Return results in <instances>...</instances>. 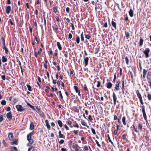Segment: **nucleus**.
<instances>
[{"label": "nucleus", "mask_w": 151, "mask_h": 151, "mask_svg": "<svg viewBox=\"0 0 151 151\" xmlns=\"http://www.w3.org/2000/svg\"><path fill=\"white\" fill-rule=\"evenodd\" d=\"M57 45L58 47V49L60 50H62V47L60 43L59 42H58L57 43Z\"/></svg>", "instance_id": "nucleus-15"}, {"label": "nucleus", "mask_w": 151, "mask_h": 151, "mask_svg": "<svg viewBox=\"0 0 151 151\" xmlns=\"http://www.w3.org/2000/svg\"><path fill=\"white\" fill-rule=\"evenodd\" d=\"M7 60V59L4 56H3L2 57V62L3 63H5L6 62Z\"/></svg>", "instance_id": "nucleus-24"}, {"label": "nucleus", "mask_w": 151, "mask_h": 151, "mask_svg": "<svg viewBox=\"0 0 151 151\" xmlns=\"http://www.w3.org/2000/svg\"><path fill=\"white\" fill-rule=\"evenodd\" d=\"M150 49L148 48H147L144 51V53L145 55V57L147 58L149 57L148 54L150 52Z\"/></svg>", "instance_id": "nucleus-4"}, {"label": "nucleus", "mask_w": 151, "mask_h": 151, "mask_svg": "<svg viewBox=\"0 0 151 151\" xmlns=\"http://www.w3.org/2000/svg\"><path fill=\"white\" fill-rule=\"evenodd\" d=\"M95 142H96V144L97 145V146L99 147H101V145L99 144V142L97 140H95Z\"/></svg>", "instance_id": "nucleus-46"}, {"label": "nucleus", "mask_w": 151, "mask_h": 151, "mask_svg": "<svg viewBox=\"0 0 151 151\" xmlns=\"http://www.w3.org/2000/svg\"><path fill=\"white\" fill-rule=\"evenodd\" d=\"M61 150L62 151H67V149L66 148H61Z\"/></svg>", "instance_id": "nucleus-64"}, {"label": "nucleus", "mask_w": 151, "mask_h": 151, "mask_svg": "<svg viewBox=\"0 0 151 151\" xmlns=\"http://www.w3.org/2000/svg\"><path fill=\"white\" fill-rule=\"evenodd\" d=\"M58 123L60 127H61L63 126V124L62 122L60 120H58Z\"/></svg>", "instance_id": "nucleus-20"}, {"label": "nucleus", "mask_w": 151, "mask_h": 151, "mask_svg": "<svg viewBox=\"0 0 151 151\" xmlns=\"http://www.w3.org/2000/svg\"><path fill=\"white\" fill-rule=\"evenodd\" d=\"M73 88L76 93H78V91H79V90H78V87L76 86H74Z\"/></svg>", "instance_id": "nucleus-29"}, {"label": "nucleus", "mask_w": 151, "mask_h": 151, "mask_svg": "<svg viewBox=\"0 0 151 151\" xmlns=\"http://www.w3.org/2000/svg\"><path fill=\"white\" fill-rule=\"evenodd\" d=\"M107 27V22H105L104 23L103 27Z\"/></svg>", "instance_id": "nucleus-61"}, {"label": "nucleus", "mask_w": 151, "mask_h": 151, "mask_svg": "<svg viewBox=\"0 0 151 151\" xmlns=\"http://www.w3.org/2000/svg\"><path fill=\"white\" fill-rule=\"evenodd\" d=\"M91 131H92V133L94 134H96V133L95 129L93 128H91Z\"/></svg>", "instance_id": "nucleus-43"}, {"label": "nucleus", "mask_w": 151, "mask_h": 151, "mask_svg": "<svg viewBox=\"0 0 151 151\" xmlns=\"http://www.w3.org/2000/svg\"><path fill=\"white\" fill-rule=\"evenodd\" d=\"M59 93L60 94V95L61 98H63V96L62 95V94L61 91H59Z\"/></svg>", "instance_id": "nucleus-56"}, {"label": "nucleus", "mask_w": 151, "mask_h": 151, "mask_svg": "<svg viewBox=\"0 0 151 151\" xmlns=\"http://www.w3.org/2000/svg\"><path fill=\"white\" fill-rule=\"evenodd\" d=\"M118 119L117 118V116H116V115H114V120H116L117 119Z\"/></svg>", "instance_id": "nucleus-59"}, {"label": "nucleus", "mask_w": 151, "mask_h": 151, "mask_svg": "<svg viewBox=\"0 0 151 151\" xmlns=\"http://www.w3.org/2000/svg\"><path fill=\"white\" fill-rule=\"evenodd\" d=\"M112 25L116 29V23L113 21V20L111 22Z\"/></svg>", "instance_id": "nucleus-22"}, {"label": "nucleus", "mask_w": 151, "mask_h": 151, "mask_svg": "<svg viewBox=\"0 0 151 151\" xmlns=\"http://www.w3.org/2000/svg\"><path fill=\"white\" fill-rule=\"evenodd\" d=\"M123 80L122 81V88L123 89L124 88V79H123Z\"/></svg>", "instance_id": "nucleus-44"}, {"label": "nucleus", "mask_w": 151, "mask_h": 151, "mask_svg": "<svg viewBox=\"0 0 151 151\" xmlns=\"http://www.w3.org/2000/svg\"><path fill=\"white\" fill-rule=\"evenodd\" d=\"M76 41L77 44H78L80 43V37H79L77 36L76 37Z\"/></svg>", "instance_id": "nucleus-21"}, {"label": "nucleus", "mask_w": 151, "mask_h": 151, "mask_svg": "<svg viewBox=\"0 0 151 151\" xmlns=\"http://www.w3.org/2000/svg\"><path fill=\"white\" fill-rule=\"evenodd\" d=\"M29 142V143H28L27 145L28 146H30L33 143L34 141L32 139H30L28 141Z\"/></svg>", "instance_id": "nucleus-13"}, {"label": "nucleus", "mask_w": 151, "mask_h": 151, "mask_svg": "<svg viewBox=\"0 0 151 151\" xmlns=\"http://www.w3.org/2000/svg\"><path fill=\"white\" fill-rule=\"evenodd\" d=\"M97 84L96 85V87L97 88H99L100 86V84H101L100 83V82L98 81L97 82Z\"/></svg>", "instance_id": "nucleus-42"}, {"label": "nucleus", "mask_w": 151, "mask_h": 151, "mask_svg": "<svg viewBox=\"0 0 151 151\" xmlns=\"http://www.w3.org/2000/svg\"><path fill=\"white\" fill-rule=\"evenodd\" d=\"M142 111L143 113V116L144 119L147 121V120L146 114L145 110V107L144 106H142Z\"/></svg>", "instance_id": "nucleus-2"}, {"label": "nucleus", "mask_w": 151, "mask_h": 151, "mask_svg": "<svg viewBox=\"0 0 151 151\" xmlns=\"http://www.w3.org/2000/svg\"><path fill=\"white\" fill-rule=\"evenodd\" d=\"M142 128V123H139L138 124V128L141 131Z\"/></svg>", "instance_id": "nucleus-18"}, {"label": "nucleus", "mask_w": 151, "mask_h": 151, "mask_svg": "<svg viewBox=\"0 0 151 151\" xmlns=\"http://www.w3.org/2000/svg\"><path fill=\"white\" fill-rule=\"evenodd\" d=\"M81 124L82 125L84 126H85L86 125V124L85 123L84 121H82L81 122Z\"/></svg>", "instance_id": "nucleus-52"}, {"label": "nucleus", "mask_w": 151, "mask_h": 151, "mask_svg": "<svg viewBox=\"0 0 151 151\" xmlns=\"http://www.w3.org/2000/svg\"><path fill=\"white\" fill-rule=\"evenodd\" d=\"M73 147L74 149L76 151H78V149L79 147L78 145L75 144H73Z\"/></svg>", "instance_id": "nucleus-7"}, {"label": "nucleus", "mask_w": 151, "mask_h": 151, "mask_svg": "<svg viewBox=\"0 0 151 151\" xmlns=\"http://www.w3.org/2000/svg\"><path fill=\"white\" fill-rule=\"evenodd\" d=\"M3 119V116L1 115L0 116V122H1Z\"/></svg>", "instance_id": "nucleus-53"}, {"label": "nucleus", "mask_w": 151, "mask_h": 151, "mask_svg": "<svg viewBox=\"0 0 151 151\" xmlns=\"http://www.w3.org/2000/svg\"><path fill=\"white\" fill-rule=\"evenodd\" d=\"M27 87L28 88V90L29 91H32L31 88L30 86L28 84L27 85Z\"/></svg>", "instance_id": "nucleus-38"}, {"label": "nucleus", "mask_w": 151, "mask_h": 151, "mask_svg": "<svg viewBox=\"0 0 151 151\" xmlns=\"http://www.w3.org/2000/svg\"><path fill=\"white\" fill-rule=\"evenodd\" d=\"M88 119H89V120L90 121H91L92 120L91 115H89L88 116Z\"/></svg>", "instance_id": "nucleus-54"}, {"label": "nucleus", "mask_w": 151, "mask_h": 151, "mask_svg": "<svg viewBox=\"0 0 151 151\" xmlns=\"http://www.w3.org/2000/svg\"><path fill=\"white\" fill-rule=\"evenodd\" d=\"M34 131L30 133L29 134H28L27 136V139L28 141L30 139H31L32 136L33 134V132Z\"/></svg>", "instance_id": "nucleus-8"}, {"label": "nucleus", "mask_w": 151, "mask_h": 151, "mask_svg": "<svg viewBox=\"0 0 151 151\" xmlns=\"http://www.w3.org/2000/svg\"><path fill=\"white\" fill-rule=\"evenodd\" d=\"M84 89L85 91H88V89L87 88V86H85L84 87Z\"/></svg>", "instance_id": "nucleus-62"}, {"label": "nucleus", "mask_w": 151, "mask_h": 151, "mask_svg": "<svg viewBox=\"0 0 151 151\" xmlns=\"http://www.w3.org/2000/svg\"><path fill=\"white\" fill-rule=\"evenodd\" d=\"M34 147L33 146H31L28 149V151H34Z\"/></svg>", "instance_id": "nucleus-27"}, {"label": "nucleus", "mask_w": 151, "mask_h": 151, "mask_svg": "<svg viewBox=\"0 0 151 151\" xmlns=\"http://www.w3.org/2000/svg\"><path fill=\"white\" fill-rule=\"evenodd\" d=\"M43 19L44 20V23L45 27L46 26V20L45 17V15H43Z\"/></svg>", "instance_id": "nucleus-41"}, {"label": "nucleus", "mask_w": 151, "mask_h": 151, "mask_svg": "<svg viewBox=\"0 0 151 151\" xmlns=\"http://www.w3.org/2000/svg\"><path fill=\"white\" fill-rule=\"evenodd\" d=\"M143 41H144V40H143V39L142 38H141L140 39V40H139V45L140 46H141L142 45Z\"/></svg>", "instance_id": "nucleus-19"}, {"label": "nucleus", "mask_w": 151, "mask_h": 151, "mask_svg": "<svg viewBox=\"0 0 151 151\" xmlns=\"http://www.w3.org/2000/svg\"><path fill=\"white\" fill-rule=\"evenodd\" d=\"M125 35L127 39H128L129 37V33L128 32H125Z\"/></svg>", "instance_id": "nucleus-31"}, {"label": "nucleus", "mask_w": 151, "mask_h": 151, "mask_svg": "<svg viewBox=\"0 0 151 151\" xmlns=\"http://www.w3.org/2000/svg\"><path fill=\"white\" fill-rule=\"evenodd\" d=\"M147 78L148 83L149 84V86L151 89V72L149 71L147 73Z\"/></svg>", "instance_id": "nucleus-1"}, {"label": "nucleus", "mask_w": 151, "mask_h": 151, "mask_svg": "<svg viewBox=\"0 0 151 151\" xmlns=\"http://www.w3.org/2000/svg\"><path fill=\"white\" fill-rule=\"evenodd\" d=\"M120 81H117L116 83V86L115 87V89L117 90L118 91L119 89V87L120 86Z\"/></svg>", "instance_id": "nucleus-9"}, {"label": "nucleus", "mask_w": 151, "mask_h": 151, "mask_svg": "<svg viewBox=\"0 0 151 151\" xmlns=\"http://www.w3.org/2000/svg\"><path fill=\"white\" fill-rule=\"evenodd\" d=\"M125 61L127 64L128 65L129 64V60L127 57H126L125 58Z\"/></svg>", "instance_id": "nucleus-40"}, {"label": "nucleus", "mask_w": 151, "mask_h": 151, "mask_svg": "<svg viewBox=\"0 0 151 151\" xmlns=\"http://www.w3.org/2000/svg\"><path fill=\"white\" fill-rule=\"evenodd\" d=\"M107 137H108V139L109 142H111V144H113V142L110 139V137H109V134H108Z\"/></svg>", "instance_id": "nucleus-32"}, {"label": "nucleus", "mask_w": 151, "mask_h": 151, "mask_svg": "<svg viewBox=\"0 0 151 151\" xmlns=\"http://www.w3.org/2000/svg\"><path fill=\"white\" fill-rule=\"evenodd\" d=\"M34 125L32 122H31L30 124V129L32 130L34 129Z\"/></svg>", "instance_id": "nucleus-28"}, {"label": "nucleus", "mask_w": 151, "mask_h": 151, "mask_svg": "<svg viewBox=\"0 0 151 151\" xmlns=\"http://www.w3.org/2000/svg\"><path fill=\"white\" fill-rule=\"evenodd\" d=\"M8 137L10 140H12V139L13 135V134L12 132L9 133L8 135Z\"/></svg>", "instance_id": "nucleus-17"}, {"label": "nucleus", "mask_w": 151, "mask_h": 151, "mask_svg": "<svg viewBox=\"0 0 151 151\" xmlns=\"http://www.w3.org/2000/svg\"><path fill=\"white\" fill-rule=\"evenodd\" d=\"M112 86V84L111 82L107 83L106 87L109 89L111 88Z\"/></svg>", "instance_id": "nucleus-14"}, {"label": "nucleus", "mask_w": 151, "mask_h": 151, "mask_svg": "<svg viewBox=\"0 0 151 151\" xmlns=\"http://www.w3.org/2000/svg\"><path fill=\"white\" fill-rule=\"evenodd\" d=\"M122 138L124 140L126 138V135L125 134H124L122 135Z\"/></svg>", "instance_id": "nucleus-60"}, {"label": "nucleus", "mask_w": 151, "mask_h": 151, "mask_svg": "<svg viewBox=\"0 0 151 151\" xmlns=\"http://www.w3.org/2000/svg\"><path fill=\"white\" fill-rule=\"evenodd\" d=\"M1 40L3 42V43H5V40L3 37H1Z\"/></svg>", "instance_id": "nucleus-51"}, {"label": "nucleus", "mask_w": 151, "mask_h": 151, "mask_svg": "<svg viewBox=\"0 0 151 151\" xmlns=\"http://www.w3.org/2000/svg\"><path fill=\"white\" fill-rule=\"evenodd\" d=\"M85 37L86 38L88 39H90V35H86Z\"/></svg>", "instance_id": "nucleus-50"}, {"label": "nucleus", "mask_w": 151, "mask_h": 151, "mask_svg": "<svg viewBox=\"0 0 151 151\" xmlns=\"http://www.w3.org/2000/svg\"><path fill=\"white\" fill-rule=\"evenodd\" d=\"M17 110L20 112H22L25 110V109H22V106L21 105H18L16 106Z\"/></svg>", "instance_id": "nucleus-3"}, {"label": "nucleus", "mask_w": 151, "mask_h": 151, "mask_svg": "<svg viewBox=\"0 0 151 151\" xmlns=\"http://www.w3.org/2000/svg\"><path fill=\"white\" fill-rule=\"evenodd\" d=\"M69 7H67L66 9V11L67 13H69Z\"/></svg>", "instance_id": "nucleus-57"}, {"label": "nucleus", "mask_w": 151, "mask_h": 151, "mask_svg": "<svg viewBox=\"0 0 151 151\" xmlns=\"http://www.w3.org/2000/svg\"><path fill=\"white\" fill-rule=\"evenodd\" d=\"M64 142V140L63 139H61L59 142V143L60 144H62Z\"/></svg>", "instance_id": "nucleus-47"}, {"label": "nucleus", "mask_w": 151, "mask_h": 151, "mask_svg": "<svg viewBox=\"0 0 151 151\" xmlns=\"http://www.w3.org/2000/svg\"><path fill=\"white\" fill-rule=\"evenodd\" d=\"M53 10H54V12L55 13H56L57 12V8L55 7H54Z\"/></svg>", "instance_id": "nucleus-58"}, {"label": "nucleus", "mask_w": 151, "mask_h": 151, "mask_svg": "<svg viewBox=\"0 0 151 151\" xmlns=\"http://www.w3.org/2000/svg\"><path fill=\"white\" fill-rule=\"evenodd\" d=\"M72 37V34L70 33L68 34V39H71Z\"/></svg>", "instance_id": "nucleus-45"}, {"label": "nucleus", "mask_w": 151, "mask_h": 151, "mask_svg": "<svg viewBox=\"0 0 151 151\" xmlns=\"http://www.w3.org/2000/svg\"><path fill=\"white\" fill-rule=\"evenodd\" d=\"M88 57H84V61L85 64V66L88 65Z\"/></svg>", "instance_id": "nucleus-12"}, {"label": "nucleus", "mask_w": 151, "mask_h": 151, "mask_svg": "<svg viewBox=\"0 0 151 151\" xmlns=\"http://www.w3.org/2000/svg\"><path fill=\"white\" fill-rule=\"evenodd\" d=\"M17 140H15L13 142H12V143H11V145H17L18 142H17Z\"/></svg>", "instance_id": "nucleus-34"}, {"label": "nucleus", "mask_w": 151, "mask_h": 151, "mask_svg": "<svg viewBox=\"0 0 151 151\" xmlns=\"http://www.w3.org/2000/svg\"><path fill=\"white\" fill-rule=\"evenodd\" d=\"M2 143H3V145H4V146L7 147V145L6 143L5 142L4 139H3V140L2 141Z\"/></svg>", "instance_id": "nucleus-36"}, {"label": "nucleus", "mask_w": 151, "mask_h": 151, "mask_svg": "<svg viewBox=\"0 0 151 151\" xmlns=\"http://www.w3.org/2000/svg\"><path fill=\"white\" fill-rule=\"evenodd\" d=\"M81 41H83V42H84V39L83 35V32H82L81 35Z\"/></svg>", "instance_id": "nucleus-25"}, {"label": "nucleus", "mask_w": 151, "mask_h": 151, "mask_svg": "<svg viewBox=\"0 0 151 151\" xmlns=\"http://www.w3.org/2000/svg\"><path fill=\"white\" fill-rule=\"evenodd\" d=\"M4 50H5V52L6 54H8V53L9 52V51L8 50V49H7V48L5 49Z\"/></svg>", "instance_id": "nucleus-63"}, {"label": "nucleus", "mask_w": 151, "mask_h": 151, "mask_svg": "<svg viewBox=\"0 0 151 151\" xmlns=\"http://www.w3.org/2000/svg\"><path fill=\"white\" fill-rule=\"evenodd\" d=\"M99 9V6H96L95 8V10L96 11L97 10V9Z\"/></svg>", "instance_id": "nucleus-55"}, {"label": "nucleus", "mask_w": 151, "mask_h": 151, "mask_svg": "<svg viewBox=\"0 0 151 151\" xmlns=\"http://www.w3.org/2000/svg\"><path fill=\"white\" fill-rule=\"evenodd\" d=\"M1 78L4 81L6 79L5 76V75H3L1 76Z\"/></svg>", "instance_id": "nucleus-48"}, {"label": "nucleus", "mask_w": 151, "mask_h": 151, "mask_svg": "<svg viewBox=\"0 0 151 151\" xmlns=\"http://www.w3.org/2000/svg\"><path fill=\"white\" fill-rule=\"evenodd\" d=\"M52 27L53 29V30H54L55 31V32L58 31V28L55 27V26H52Z\"/></svg>", "instance_id": "nucleus-39"}, {"label": "nucleus", "mask_w": 151, "mask_h": 151, "mask_svg": "<svg viewBox=\"0 0 151 151\" xmlns=\"http://www.w3.org/2000/svg\"><path fill=\"white\" fill-rule=\"evenodd\" d=\"M147 97L148 100L149 101H150L151 100V94L150 93H148L147 95Z\"/></svg>", "instance_id": "nucleus-33"}, {"label": "nucleus", "mask_w": 151, "mask_h": 151, "mask_svg": "<svg viewBox=\"0 0 151 151\" xmlns=\"http://www.w3.org/2000/svg\"><path fill=\"white\" fill-rule=\"evenodd\" d=\"M147 71L145 69L143 70V76L144 78L145 77L146 74L147 73Z\"/></svg>", "instance_id": "nucleus-16"}, {"label": "nucleus", "mask_w": 151, "mask_h": 151, "mask_svg": "<svg viewBox=\"0 0 151 151\" xmlns=\"http://www.w3.org/2000/svg\"><path fill=\"white\" fill-rule=\"evenodd\" d=\"M11 10V7L10 6H8L6 8V13L9 14Z\"/></svg>", "instance_id": "nucleus-10"}, {"label": "nucleus", "mask_w": 151, "mask_h": 151, "mask_svg": "<svg viewBox=\"0 0 151 151\" xmlns=\"http://www.w3.org/2000/svg\"><path fill=\"white\" fill-rule=\"evenodd\" d=\"M122 122L124 125H125L126 124V117L125 116L123 117L122 119Z\"/></svg>", "instance_id": "nucleus-23"}, {"label": "nucleus", "mask_w": 151, "mask_h": 151, "mask_svg": "<svg viewBox=\"0 0 151 151\" xmlns=\"http://www.w3.org/2000/svg\"><path fill=\"white\" fill-rule=\"evenodd\" d=\"M12 151H18V150L17 149V148L15 147H12Z\"/></svg>", "instance_id": "nucleus-35"}, {"label": "nucleus", "mask_w": 151, "mask_h": 151, "mask_svg": "<svg viewBox=\"0 0 151 151\" xmlns=\"http://www.w3.org/2000/svg\"><path fill=\"white\" fill-rule=\"evenodd\" d=\"M136 93H137V96H138L139 99V100H142V96L138 90H137Z\"/></svg>", "instance_id": "nucleus-11"}, {"label": "nucleus", "mask_w": 151, "mask_h": 151, "mask_svg": "<svg viewBox=\"0 0 151 151\" xmlns=\"http://www.w3.org/2000/svg\"><path fill=\"white\" fill-rule=\"evenodd\" d=\"M112 96L113 98V101H114V105H115L116 104V101L117 100V97L116 96L115 93L114 92H113V93Z\"/></svg>", "instance_id": "nucleus-5"}, {"label": "nucleus", "mask_w": 151, "mask_h": 151, "mask_svg": "<svg viewBox=\"0 0 151 151\" xmlns=\"http://www.w3.org/2000/svg\"><path fill=\"white\" fill-rule=\"evenodd\" d=\"M7 118L11 120L12 118V114L11 112L7 113L6 115Z\"/></svg>", "instance_id": "nucleus-6"}, {"label": "nucleus", "mask_w": 151, "mask_h": 151, "mask_svg": "<svg viewBox=\"0 0 151 151\" xmlns=\"http://www.w3.org/2000/svg\"><path fill=\"white\" fill-rule=\"evenodd\" d=\"M63 53L64 54V55L65 57L66 58H67L68 57V52L67 51H63Z\"/></svg>", "instance_id": "nucleus-30"}, {"label": "nucleus", "mask_w": 151, "mask_h": 151, "mask_svg": "<svg viewBox=\"0 0 151 151\" xmlns=\"http://www.w3.org/2000/svg\"><path fill=\"white\" fill-rule=\"evenodd\" d=\"M1 104L3 105H5L6 104V101L5 100H2L1 103Z\"/></svg>", "instance_id": "nucleus-37"}, {"label": "nucleus", "mask_w": 151, "mask_h": 151, "mask_svg": "<svg viewBox=\"0 0 151 151\" xmlns=\"http://www.w3.org/2000/svg\"><path fill=\"white\" fill-rule=\"evenodd\" d=\"M129 16L132 17L133 16V11L132 9H130L129 12Z\"/></svg>", "instance_id": "nucleus-26"}, {"label": "nucleus", "mask_w": 151, "mask_h": 151, "mask_svg": "<svg viewBox=\"0 0 151 151\" xmlns=\"http://www.w3.org/2000/svg\"><path fill=\"white\" fill-rule=\"evenodd\" d=\"M59 136L60 138H64V137H65V136L63 134H62L59 135Z\"/></svg>", "instance_id": "nucleus-49"}]
</instances>
